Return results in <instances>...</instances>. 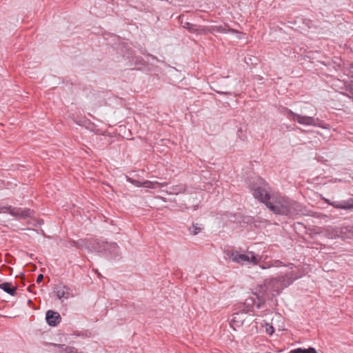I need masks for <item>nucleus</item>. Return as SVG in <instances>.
<instances>
[{
  "mask_svg": "<svg viewBox=\"0 0 353 353\" xmlns=\"http://www.w3.org/2000/svg\"><path fill=\"white\" fill-rule=\"evenodd\" d=\"M105 254L112 259L119 258L121 255V252L117 244L114 242L108 243V246L106 249V254Z\"/></svg>",
  "mask_w": 353,
  "mask_h": 353,
  "instance_id": "9d476101",
  "label": "nucleus"
},
{
  "mask_svg": "<svg viewBox=\"0 0 353 353\" xmlns=\"http://www.w3.org/2000/svg\"><path fill=\"white\" fill-rule=\"evenodd\" d=\"M185 188L183 185H173L170 188V193L177 194L181 192H183Z\"/></svg>",
  "mask_w": 353,
  "mask_h": 353,
  "instance_id": "aec40b11",
  "label": "nucleus"
},
{
  "mask_svg": "<svg viewBox=\"0 0 353 353\" xmlns=\"http://www.w3.org/2000/svg\"><path fill=\"white\" fill-rule=\"evenodd\" d=\"M117 50L119 54L128 61V65L132 70H141L146 65L145 60L140 56H136L126 43H119L117 47Z\"/></svg>",
  "mask_w": 353,
  "mask_h": 353,
  "instance_id": "7ed1b4c3",
  "label": "nucleus"
},
{
  "mask_svg": "<svg viewBox=\"0 0 353 353\" xmlns=\"http://www.w3.org/2000/svg\"><path fill=\"white\" fill-rule=\"evenodd\" d=\"M276 279H266L263 285H259L253 292L258 299L257 309L263 307L267 300H272L276 295L279 294L282 288Z\"/></svg>",
  "mask_w": 353,
  "mask_h": 353,
  "instance_id": "f03ea898",
  "label": "nucleus"
},
{
  "mask_svg": "<svg viewBox=\"0 0 353 353\" xmlns=\"http://www.w3.org/2000/svg\"><path fill=\"white\" fill-rule=\"evenodd\" d=\"M325 203L330 205H332L337 209H341L344 210H353V198H350L347 201H338L332 202L330 200L323 198Z\"/></svg>",
  "mask_w": 353,
  "mask_h": 353,
  "instance_id": "6e6552de",
  "label": "nucleus"
},
{
  "mask_svg": "<svg viewBox=\"0 0 353 353\" xmlns=\"http://www.w3.org/2000/svg\"><path fill=\"white\" fill-rule=\"evenodd\" d=\"M199 208V204L194 205L193 206V210H198Z\"/></svg>",
  "mask_w": 353,
  "mask_h": 353,
  "instance_id": "7c9ffc66",
  "label": "nucleus"
},
{
  "mask_svg": "<svg viewBox=\"0 0 353 353\" xmlns=\"http://www.w3.org/2000/svg\"><path fill=\"white\" fill-rule=\"evenodd\" d=\"M46 321L50 326L55 327L61 322V316L59 312L50 310L46 312Z\"/></svg>",
  "mask_w": 353,
  "mask_h": 353,
  "instance_id": "1a4fd4ad",
  "label": "nucleus"
},
{
  "mask_svg": "<svg viewBox=\"0 0 353 353\" xmlns=\"http://www.w3.org/2000/svg\"><path fill=\"white\" fill-rule=\"evenodd\" d=\"M271 266H272V265L270 264L269 262H265V263H262L261 265H260V267L262 269H268V268H270Z\"/></svg>",
  "mask_w": 353,
  "mask_h": 353,
  "instance_id": "cd10ccee",
  "label": "nucleus"
},
{
  "mask_svg": "<svg viewBox=\"0 0 353 353\" xmlns=\"http://www.w3.org/2000/svg\"><path fill=\"white\" fill-rule=\"evenodd\" d=\"M8 208H12V205H0V213H2V212H8L9 213Z\"/></svg>",
  "mask_w": 353,
  "mask_h": 353,
  "instance_id": "bb28decb",
  "label": "nucleus"
},
{
  "mask_svg": "<svg viewBox=\"0 0 353 353\" xmlns=\"http://www.w3.org/2000/svg\"><path fill=\"white\" fill-rule=\"evenodd\" d=\"M254 197L265 204L276 214L294 218L296 216H312V212L303 204L279 194H271L270 187L261 178L252 183Z\"/></svg>",
  "mask_w": 353,
  "mask_h": 353,
  "instance_id": "f257e3e1",
  "label": "nucleus"
},
{
  "mask_svg": "<svg viewBox=\"0 0 353 353\" xmlns=\"http://www.w3.org/2000/svg\"><path fill=\"white\" fill-rule=\"evenodd\" d=\"M204 230V225L201 223H193L188 228V231L192 235H197Z\"/></svg>",
  "mask_w": 353,
  "mask_h": 353,
  "instance_id": "dca6fc26",
  "label": "nucleus"
},
{
  "mask_svg": "<svg viewBox=\"0 0 353 353\" xmlns=\"http://www.w3.org/2000/svg\"><path fill=\"white\" fill-rule=\"evenodd\" d=\"M352 72H353V64L351 65Z\"/></svg>",
  "mask_w": 353,
  "mask_h": 353,
  "instance_id": "c9c22d12",
  "label": "nucleus"
},
{
  "mask_svg": "<svg viewBox=\"0 0 353 353\" xmlns=\"http://www.w3.org/2000/svg\"><path fill=\"white\" fill-rule=\"evenodd\" d=\"M275 263H276V265L278 266L279 264L281 263V262L279 261H275Z\"/></svg>",
  "mask_w": 353,
  "mask_h": 353,
  "instance_id": "473e14b6",
  "label": "nucleus"
},
{
  "mask_svg": "<svg viewBox=\"0 0 353 353\" xmlns=\"http://www.w3.org/2000/svg\"><path fill=\"white\" fill-rule=\"evenodd\" d=\"M179 21L181 23V26L188 30L189 32L192 34H196L197 30V26L195 24L190 23L188 21H183V17H179Z\"/></svg>",
  "mask_w": 353,
  "mask_h": 353,
  "instance_id": "4468645a",
  "label": "nucleus"
},
{
  "mask_svg": "<svg viewBox=\"0 0 353 353\" xmlns=\"http://www.w3.org/2000/svg\"><path fill=\"white\" fill-rule=\"evenodd\" d=\"M32 285H30V286H29V287H28V291H29V292H32Z\"/></svg>",
  "mask_w": 353,
  "mask_h": 353,
  "instance_id": "72a5a7b5",
  "label": "nucleus"
},
{
  "mask_svg": "<svg viewBox=\"0 0 353 353\" xmlns=\"http://www.w3.org/2000/svg\"><path fill=\"white\" fill-rule=\"evenodd\" d=\"M276 280L280 283L279 285L281 288L283 289L284 288H286L292 284L294 280V278H293L292 272H290L286 274L284 276H279L278 279H276Z\"/></svg>",
  "mask_w": 353,
  "mask_h": 353,
  "instance_id": "f8f14e48",
  "label": "nucleus"
},
{
  "mask_svg": "<svg viewBox=\"0 0 353 353\" xmlns=\"http://www.w3.org/2000/svg\"><path fill=\"white\" fill-rule=\"evenodd\" d=\"M9 214L17 219H26L33 216L34 211L30 208H21L17 207L8 208Z\"/></svg>",
  "mask_w": 353,
  "mask_h": 353,
  "instance_id": "423d86ee",
  "label": "nucleus"
},
{
  "mask_svg": "<svg viewBox=\"0 0 353 353\" xmlns=\"http://www.w3.org/2000/svg\"><path fill=\"white\" fill-rule=\"evenodd\" d=\"M285 114L288 119L294 121H296L300 124L307 125H316V119L313 117L302 116L301 114L294 113L288 108L285 109Z\"/></svg>",
  "mask_w": 353,
  "mask_h": 353,
  "instance_id": "39448f33",
  "label": "nucleus"
},
{
  "mask_svg": "<svg viewBox=\"0 0 353 353\" xmlns=\"http://www.w3.org/2000/svg\"><path fill=\"white\" fill-rule=\"evenodd\" d=\"M216 92L217 93H219V94H225V95H230L231 94V92H224V91H219V90H216Z\"/></svg>",
  "mask_w": 353,
  "mask_h": 353,
  "instance_id": "c756f323",
  "label": "nucleus"
},
{
  "mask_svg": "<svg viewBox=\"0 0 353 353\" xmlns=\"http://www.w3.org/2000/svg\"><path fill=\"white\" fill-rule=\"evenodd\" d=\"M127 181L131 183L132 184L134 185L137 187H141L142 182H140L137 180H135L134 179H132L129 176H127Z\"/></svg>",
  "mask_w": 353,
  "mask_h": 353,
  "instance_id": "a878e982",
  "label": "nucleus"
},
{
  "mask_svg": "<svg viewBox=\"0 0 353 353\" xmlns=\"http://www.w3.org/2000/svg\"><path fill=\"white\" fill-rule=\"evenodd\" d=\"M258 299L256 296L255 297L250 296L247 298L244 303H241L239 309H241L242 311H244L245 313L254 315V307L257 308Z\"/></svg>",
  "mask_w": 353,
  "mask_h": 353,
  "instance_id": "0eeeda50",
  "label": "nucleus"
},
{
  "mask_svg": "<svg viewBox=\"0 0 353 353\" xmlns=\"http://www.w3.org/2000/svg\"><path fill=\"white\" fill-rule=\"evenodd\" d=\"M245 314H247V313L242 311L241 309H239V311L232 314L233 318L231 320L230 323H235L238 327L241 326L245 320Z\"/></svg>",
  "mask_w": 353,
  "mask_h": 353,
  "instance_id": "9b49d317",
  "label": "nucleus"
},
{
  "mask_svg": "<svg viewBox=\"0 0 353 353\" xmlns=\"http://www.w3.org/2000/svg\"><path fill=\"white\" fill-rule=\"evenodd\" d=\"M265 330H266V332L267 334H268L269 335H272V334L274 332V329L273 327V326L270 324H269L268 323H265Z\"/></svg>",
  "mask_w": 353,
  "mask_h": 353,
  "instance_id": "393cba45",
  "label": "nucleus"
},
{
  "mask_svg": "<svg viewBox=\"0 0 353 353\" xmlns=\"http://www.w3.org/2000/svg\"><path fill=\"white\" fill-rule=\"evenodd\" d=\"M157 184H158V182L145 181L142 182L141 187L154 189V188H157Z\"/></svg>",
  "mask_w": 353,
  "mask_h": 353,
  "instance_id": "5701e85b",
  "label": "nucleus"
},
{
  "mask_svg": "<svg viewBox=\"0 0 353 353\" xmlns=\"http://www.w3.org/2000/svg\"><path fill=\"white\" fill-rule=\"evenodd\" d=\"M345 92H346L344 93V95L350 99H353V83L345 86Z\"/></svg>",
  "mask_w": 353,
  "mask_h": 353,
  "instance_id": "4be33fe9",
  "label": "nucleus"
},
{
  "mask_svg": "<svg viewBox=\"0 0 353 353\" xmlns=\"http://www.w3.org/2000/svg\"><path fill=\"white\" fill-rule=\"evenodd\" d=\"M227 256L232 261L239 263L241 265H256L261 261V256L256 254L253 252H248V254H239L236 250H228L226 252Z\"/></svg>",
  "mask_w": 353,
  "mask_h": 353,
  "instance_id": "20e7f679",
  "label": "nucleus"
},
{
  "mask_svg": "<svg viewBox=\"0 0 353 353\" xmlns=\"http://www.w3.org/2000/svg\"><path fill=\"white\" fill-rule=\"evenodd\" d=\"M65 289L68 290L65 286L63 287H56L54 292L59 299H61L62 298L68 299V292L65 291Z\"/></svg>",
  "mask_w": 353,
  "mask_h": 353,
  "instance_id": "a211bd4d",
  "label": "nucleus"
},
{
  "mask_svg": "<svg viewBox=\"0 0 353 353\" xmlns=\"http://www.w3.org/2000/svg\"><path fill=\"white\" fill-rule=\"evenodd\" d=\"M28 305H30L32 303V301H31L30 299H29V300L28 301Z\"/></svg>",
  "mask_w": 353,
  "mask_h": 353,
  "instance_id": "f704fd0d",
  "label": "nucleus"
},
{
  "mask_svg": "<svg viewBox=\"0 0 353 353\" xmlns=\"http://www.w3.org/2000/svg\"><path fill=\"white\" fill-rule=\"evenodd\" d=\"M210 33L212 34L211 26L205 27L203 28H199L197 27L196 34H208Z\"/></svg>",
  "mask_w": 353,
  "mask_h": 353,
  "instance_id": "412c9836",
  "label": "nucleus"
},
{
  "mask_svg": "<svg viewBox=\"0 0 353 353\" xmlns=\"http://www.w3.org/2000/svg\"><path fill=\"white\" fill-rule=\"evenodd\" d=\"M71 244L79 249H82L84 246V241L83 240H79L77 241H72Z\"/></svg>",
  "mask_w": 353,
  "mask_h": 353,
  "instance_id": "b1692460",
  "label": "nucleus"
},
{
  "mask_svg": "<svg viewBox=\"0 0 353 353\" xmlns=\"http://www.w3.org/2000/svg\"><path fill=\"white\" fill-rule=\"evenodd\" d=\"M147 55H148V57H151L152 59H157V58H156L154 56L152 55V54H148Z\"/></svg>",
  "mask_w": 353,
  "mask_h": 353,
  "instance_id": "2f4dec72",
  "label": "nucleus"
},
{
  "mask_svg": "<svg viewBox=\"0 0 353 353\" xmlns=\"http://www.w3.org/2000/svg\"><path fill=\"white\" fill-rule=\"evenodd\" d=\"M44 276L42 274H39L37 278V283H40L43 280Z\"/></svg>",
  "mask_w": 353,
  "mask_h": 353,
  "instance_id": "c85d7f7f",
  "label": "nucleus"
},
{
  "mask_svg": "<svg viewBox=\"0 0 353 353\" xmlns=\"http://www.w3.org/2000/svg\"><path fill=\"white\" fill-rule=\"evenodd\" d=\"M211 30H212V33H214V32H218V33H223V34H227L229 32H232V33L236 32V31L234 29L230 28H225L223 26H212Z\"/></svg>",
  "mask_w": 353,
  "mask_h": 353,
  "instance_id": "f3484780",
  "label": "nucleus"
},
{
  "mask_svg": "<svg viewBox=\"0 0 353 353\" xmlns=\"http://www.w3.org/2000/svg\"><path fill=\"white\" fill-rule=\"evenodd\" d=\"M0 289L12 296H14L17 294V288L14 287L12 283L9 282L0 283Z\"/></svg>",
  "mask_w": 353,
  "mask_h": 353,
  "instance_id": "2eb2a0df",
  "label": "nucleus"
},
{
  "mask_svg": "<svg viewBox=\"0 0 353 353\" xmlns=\"http://www.w3.org/2000/svg\"><path fill=\"white\" fill-rule=\"evenodd\" d=\"M108 246V242L100 241L99 239L95 240L92 245V248L94 250L97 252H103L104 254H106V249Z\"/></svg>",
  "mask_w": 353,
  "mask_h": 353,
  "instance_id": "ddd939ff",
  "label": "nucleus"
},
{
  "mask_svg": "<svg viewBox=\"0 0 353 353\" xmlns=\"http://www.w3.org/2000/svg\"><path fill=\"white\" fill-rule=\"evenodd\" d=\"M290 353H318L315 348L309 347V348H296L291 350Z\"/></svg>",
  "mask_w": 353,
  "mask_h": 353,
  "instance_id": "6ab92c4d",
  "label": "nucleus"
}]
</instances>
